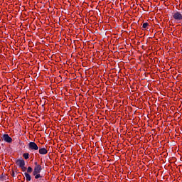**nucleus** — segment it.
I'll return each mask as SVG.
<instances>
[{
  "instance_id": "1",
  "label": "nucleus",
  "mask_w": 182,
  "mask_h": 182,
  "mask_svg": "<svg viewBox=\"0 0 182 182\" xmlns=\"http://www.w3.org/2000/svg\"><path fill=\"white\" fill-rule=\"evenodd\" d=\"M16 163L17 166L21 168L22 171H26V167H25V161L23 159H18Z\"/></svg>"
},
{
  "instance_id": "2",
  "label": "nucleus",
  "mask_w": 182,
  "mask_h": 182,
  "mask_svg": "<svg viewBox=\"0 0 182 182\" xmlns=\"http://www.w3.org/2000/svg\"><path fill=\"white\" fill-rule=\"evenodd\" d=\"M1 140H3V141H5L6 143H9V144H11V143H12L13 141L12 138L9 136L8 134H3Z\"/></svg>"
},
{
  "instance_id": "3",
  "label": "nucleus",
  "mask_w": 182,
  "mask_h": 182,
  "mask_svg": "<svg viewBox=\"0 0 182 182\" xmlns=\"http://www.w3.org/2000/svg\"><path fill=\"white\" fill-rule=\"evenodd\" d=\"M173 18L175 21H182V14L180 11H176L173 13Z\"/></svg>"
},
{
  "instance_id": "4",
  "label": "nucleus",
  "mask_w": 182,
  "mask_h": 182,
  "mask_svg": "<svg viewBox=\"0 0 182 182\" xmlns=\"http://www.w3.org/2000/svg\"><path fill=\"white\" fill-rule=\"evenodd\" d=\"M42 171V166L41 165H37L34 167V171H33V176H36Z\"/></svg>"
},
{
  "instance_id": "5",
  "label": "nucleus",
  "mask_w": 182,
  "mask_h": 182,
  "mask_svg": "<svg viewBox=\"0 0 182 182\" xmlns=\"http://www.w3.org/2000/svg\"><path fill=\"white\" fill-rule=\"evenodd\" d=\"M28 149L30 150L36 151V150H38L39 147H38V145L36 144V143H35V142H30L28 144Z\"/></svg>"
},
{
  "instance_id": "6",
  "label": "nucleus",
  "mask_w": 182,
  "mask_h": 182,
  "mask_svg": "<svg viewBox=\"0 0 182 182\" xmlns=\"http://www.w3.org/2000/svg\"><path fill=\"white\" fill-rule=\"evenodd\" d=\"M40 154H48V149L46 148H41L39 149Z\"/></svg>"
},
{
  "instance_id": "7",
  "label": "nucleus",
  "mask_w": 182,
  "mask_h": 182,
  "mask_svg": "<svg viewBox=\"0 0 182 182\" xmlns=\"http://www.w3.org/2000/svg\"><path fill=\"white\" fill-rule=\"evenodd\" d=\"M24 176L27 181H31V180H32V178L31 177V175L29 173L26 172L24 173Z\"/></svg>"
},
{
  "instance_id": "8",
  "label": "nucleus",
  "mask_w": 182,
  "mask_h": 182,
  "mask_svg": "<svg viewBox=\"0 0 182 182\" xmlns=\"http://www.w3.org/2000/svg\"><path fill=\"white\" fill-rule=\"evenodd\" d=\"M23 157L25 159V160H28V159H29V154L28 153H24L23 154Z\"/></svg>"
},
{
  "instance_id": "9",
  "label": "nucleus",
  "mask_w": 182,
  "mask_h": 182,
  "mask_svg": "<svg viewBox=\"0 0 182 182\" xmlns=\"http://www.w3.org/2000/svg\"><path fill=\"white\" fill-rule=\"evenodd\" d=\"M147 26H149V23H144L142 24V28H143L144 29H146V28H147Z\"/></svg>"
},
{
  "instance_id": "10",
  "label": "nucleus",
  "mask_w": 182,
  "mask_h": 182,
  "mask_svg": "<svg viewBox=\"0 0 182 182\" xmlns=\"http://www.w3.org/2000/svg\"><path fill=\"white\" fill-rule=\"evenodd\" d=\"M32 171H33L32 167L28 166L27 168V173H32Z\"/></svg>"
},
{
  "instance_id": "11",
  "label": "nucleus",
  "mask_w": 182,
  "mask_h": 182,
  "mask_svg": "<svg viewBox=\"0 0 182 182\" xmlns=\"http://www.w3.org/2000/svg\"><path fill=\"white\" fill-rule=\"evenodd\" d=\"M34 176H35V178H36V179L41 178V174H39V173H37V174H36Z\"/></svg>"
},
{
  "instance_id": "12",
  "label": "nucleus",
  "mask_w": 182,
  "mask_h": 182,
  "mask_svg": "<svg viewBox=\"0 0 182 182\" xmlns=\"http://www.w3.org/2000/svg\"><path fill=\"white\" fill-rule=\"evenodd\" d=\"M34 164L35 166H39V164H38V162H35Z\"/></svg>"
},
{
  "instance_id": "13",
  "label": "nucleus",
  "mask_w": 182,
  "mask_h": 182,
  "mask_svg": "<svg viewBox=\"0 0 182 182\" xmlns=\"http://www.w3.org/2000/svg\"><path fill=\"white\" fill-rule=\"evenodd\" d=\"M0 142H1V139H0Z\"/></svg>"
}]
</instances>
